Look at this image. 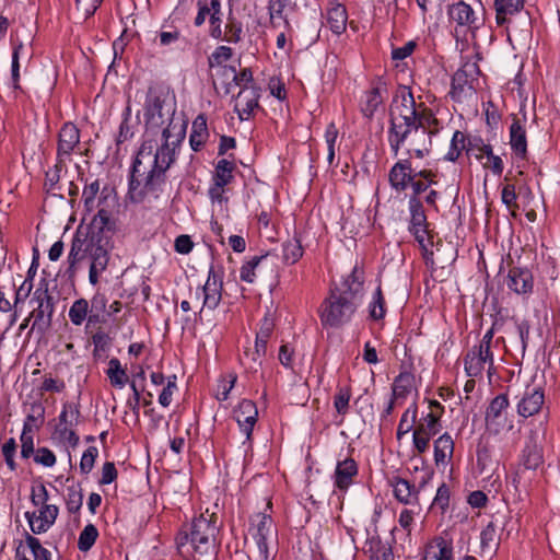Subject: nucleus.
I'll use <instances>...</instances> for the list:
<instances>
[{"label": "nucleus", "instance_id": "nucleus-1", "mask_svg": "<svg viewBox=\"0 0 560 560\" xmlns=\"http://www.w3.org/2000/svg\"><path fill=\"white\" fill-rule=\"evenodd\" d=\"M163 92L149 88L144 102L145 139L133 160L128 196L133 203H151L164 192L167 171L176 161V150L185 136L173 125L174 110L165 109Z\"/></svg>", "mask_w": 560, "mask_h": 560}, {"label": "nucleus", "instance_id": "nucleus-2", "mask_svg": "<svg viewBox=\"0 0 560 560\" xmlns=\"http://www.w3.org/2000/svg\"><path fill=\"white\" fill-rule=\"evenodd\" d=\"M387 141L394 156L407 147V159L397 161L388 173L390 187L405 191L410 180L416 178L411 159H423L430 153L432 137L443 128L432 108L417 103L408 85H399L389 108Z\"/></svg>", "mask_w": 560, "mask_h": 560}, {"label": "nucleus", "instance_id": "nucleus-3", "mask_svg": "<svg viewBox=\"0 0 560 560\" xmlns=\"http://www.w3.org/2000/svg\"><path fill=\"white\" fill-rule=\"evenodd\" d=\"M362 299L363 281L354 268L340 285L330 288L328 296L322 302L318 310L322 326L339 328L350 323Z\"/></svg>", "mask_w": 560, "mask_h": 560}, {"label": "nucleus", "instance_id": "nucleus-4", "mask_svg": "<svg viewBox=\"0 0 560 560\" xmlns=\"http://www.w3.org/2000/svg\"><path fill=\"white\" fill-rule=\"evenodd\" d=\"M218 534L214 514H200L187 529L178 533L177 551L186 560H211L218 552Z\"/></svg>", "mask_w": 560, "mask_h": 560}, {"label": "nucleus", "instance_id": "nucleus-5", "mask_svg": "<svg viewBox=\"0 0 560 560\" xmlns=\"http://www.w3.org/2000/svg\"><path fill=\"white\" fill-rule=\"evenodd\" d=\"M102 244V237L90 234V231L78 229L72 237L71 247L67 257L68 267L66 273L73 278L80 264L91 257L94 249Z\"/></svg>", "mask_w": 560, "mask_h": 560}, {"label": "nucleus", "instance_id": "nucleus-6", "mask_svg": "<svg viewBox=\"0 0 560 560\" xmlns=\"http://www.w3.org/2000/svg\"><path fill=\"white\" fill-rule=\"evenodd\" d=\"M31 303H36V306L30 313V317L34 319L31 330L36 329L44 332L50 327L55 312L52 296L48 292V283L45 279L40 281L35 290Z\"/></svg>", "mask_w": 560, "mask_h": 560}, {"label": "nucleus", "instance_id": "nucleus-7", "mask_svg": "<svg viewBox=\"0 0 560 560\" xmlns=\"http://www.w3.org/2000/svg\"><path fill=\"white\" fill-rule=\"evenodd\" d=\"M480 69L477 61H465L452 78L451 97L462 102L463 97L475 91L474 82L478 80Z\"/></svg>", "mask_w": 560, "mask_h": 560}, {"label": "nucleus", "instance_id": "nucleus-8", "mask_svg": "<svg viewBox=\"0 0 560 560\" xmlns=\"http://www.w3.org/2000/svg\"><path fill=\"white\" fill-rule=\"evenodd\" d=\"M464 369L469 377L481 376L487 370L488 376L494 373V359L492 350L480 345L470 348L464 357Z\"/></svg>", "mask_w": 560, "mask_h": 560}, {"label": "nucleus", "instance_id": "nucleus-9", "mask_svg": "<svg viewBox=\"0 0 560 560\" xmlns=\"http://www.w3.org/2000/svg\"><path fill=\"white\" fill-rule=\"evenodd\" d=\"M510 406L509 397L506 394L497 395L489 404L486 415V428L491 434H499L508 427V408ZM512 424H509V429Z\"/></svg>", "mask_w": 560, "mask_h": 560}, {"label": "nucleus", "instance_id": "nucleus-10", "mask_svg": "<svg viewBox=\"0 0 560 560\" xmlns=\"http://www.w3.org/2000/svg\"><path fill=\"white\" fill-rule=\"evenodd\" d=\"M442 429L441 420L436 415H425L413 428L412 444L419 454L429 450V443L432 436L436 435Z\"/></svg>", "mask_w": 560, "mask_h": 560}, {"label": "nucleus", "instance_id": "nucleus-11", "mask_svg": "<svg viewBox=\"0 0 560 560\" xmlns=\"http://www.w3.org/2000/svg\"><path fill=\"white\" fill-rule=\"evenodd\" d=\"M410 212L409 231L421 247L425 248L429 241L428 221L423 205L419 197L410 196L408 200Z\"/></svg>", "mask_w": 560, "mask_h": 560}, {"label": "nucleus", "instance_id": "nucleus-12", "mask_svg": "<svg viewBox=\"0 0 560 560\" xmlns=\"http://www.w3.org/2000/svg\"><path fill=\"white\" fill-rule=\"evenodd\" d=\"M430 474L422 477L418 486L411 483L409 480L399 476H394L389 479V485L393 488L395 499L405 505H419V493L425 486Z\"/></svg>", "mask_w": 560, "mask_h": 560}, {"label": "nucleus", "instance_id": "nucleus-13", "mask_svg": "<svg viewBox=\"0 0 560 560\" xmlns=\"http://www.w3.org/2000/svg\"><path fill=\"white\" fill-rule=\"evenodd\" d=\"M545 404V392L540 385H527L516 404L517 415L529 418L537 415Z\"/></svg>", "mask_w": 560, "mask_h": 560}, {"label": "nucleus", "instance_id": "nucleus-14", "mask_svg": "<svg viewBox=\"0 0 560 560\" xmlns=\"http://www.w3.org/2000/svg\"><path fill=\"white\" fill-rule=\"evenodd\" d=\"M80 144V130L72 122H66L59 130L56 159L71 162V156Z\"/></svg>", "mask_w": 560, "mask_h": 560}, {"label": "nucleus", "instance_id": "nucleus-15", "mask_svg": "<svg viewBox=\"0 0 560 560\" xmlns=\"http://www.w3.org/2000/svg\"><path fill=\"white\" fill-rule=\"evenodd\" d=\"M387 92V84L382 79L372 82L371 88L364 92L360 101V110L364 117L371 119L374 116L383 106Z\"/></svg>", "mask_w": 560, "mask_h": 560}, {"label": "nucleus", "instance_id": "nucleus-16", "mask_svg": "<svg viewBox=\"0 0 560 560\" xmlns=\"http://www.w3.org/2000/svg\"><path fill=\"white\" fill-rule=\"evenodd\" d=\"M59 509L55 504L39 506V510L25 512L24 516L33 534L39 535L46 533L56 522Z\"/></svg>", "mask_w": 560, "mask_h": 560}, {"label": "nucleus", "instance_id": "nucleus-17", "mask_svg": "<svg viewBox=\"0 0 560 560\" xmlns=\"http://www.w3.org/2000/svg\"><path fill=\"white\" fill-rule=\"evenodd\" d=\"M447 15L450 23L455 24L456 36L466 35V32L475 27L476 15L471 7L459 1L448 7Z\"/></svg>", "mask_w": 560, "mask_h": 560}, {"label": "nucleus", "instance_id": "nucleus-18", "mask_svg": "<svg viewBox=\"0 0 560 560\" xmlns=\"http://www.w3.org/2000/svg\"><path fill=\"white\" fill-rule=\"evenodd\" d=\"M222 275L215 271L213 267H211L208 273L207 281L201 288V293L203 295L201 311L203 308H208L210 311L215 310L222 300Z\"/></svg>", "mask_w": 560, "mask_h": 560}, {"label": "nucleus", "instance_id": "nucleus-19", "mask_svg": "<svg viewBox=\"0 0 560 560\" xmlns=\"http://www.w3.org/2000/svg\"><path fill=\"white\" fill-rule=\"evenodd\" d=\"M542 464V447L540 444L539 434L536 431H530L528 434L525 446L521 454V465L525 469H537Z\"/></svg>", "mask_w": 560, "mask_h": 560}, {"label": "nucleus", "instance_id": "nucleus-20", "mask_svg": "<svg viewBox=\"0 0 560 560\" xmlns=\"http://www.w3.org/2000/svg\"><path fill=\"white\" fill-rule=\"evenodd\" d=\"M257 418L258 410L253 400L243 399L234 410V419L236 420L241 431L245 434L246 440H250Z\"/></svg>", "mask_w": 560, "mask_h": 560}, {"label": "nucleus", "instance_id": "nucleus-21", "mask_svg": "<svg viewBox=\"0 0 560 560\" xmlns=\"http://www.w3.org/2000/svg\"><path fill=\"white\" fill-rule=\"evenodd\" d=\"M358 474L359 467L353 458L347 457L342 460H338L334 472L335 487L340 492H346L350 486L353 485L354 478Z\"/></svg>", "mask_w": 560, "mask_h": 560}, {"label": "nucleus", "instance_id": "nucleus-22", "mask_svg": "<svg viewBox=\"0 0 560 560\" xmlns=\"http://www.w3.org/2000/svg\"><path fill=\"white\" fill-rule=\"evenodd\" d=\"M258 89L255 86H244L237 94L235 102V112L241 120L248 119L254 109L258 107L259 100Z\"/></svg>", "mask_w": 560, "mask_h": 560}, {"label": "nucleus", "instance_id": "nucleus-23", "mask_svg": "<svg viewBox=\"0 0 560 560\" xmlns=\"http://www.w3.org/2000/svg\"><path fill=\"white\" fill-rule=\"evenodd\" d=\"M506 285L517 294H528L534 287L533 275L526 268L513 267L509 270Z\"/></svg>", "mask_w": 560, "mask_h": 560}, {"label": "nucleus", "instance_id": "nucleus-24", "mask_svg": "<svg viewBox=\"0 0 560 560\" xmlns=\"http://www.w3.org/2000/svg\"><path fill=\"white\" fill-rule=\"evenodd\" d=\"M510 145L513 153L520 159L527 156V138L524 124L514 117L510 126Z\"/></svg>", "mask_w": 560, "mask_h": 560}, {"label": "nucleus", "instance_id": "nucleus-25", "mask_svg": "<svg viewBox=\"0 0 560 560\" xmlns=\"http://www.w3.org/2000/svg\"><path fill=\"white\" fill-rule=\"evenodd\" d=\"M454 454V440L447 433H443L434 441V463L436 466H446Z\"/></svg>", "mask_w": 560, "mask_h": 560}, {"label": "nucleus", "instance_id": "nucleus-26", "mask_svg": "<svg viewBox=\"0 0 560 560\" xmlns=\"http://www.w3.org/2000/svg\"><path fill=\"white\" fill-rule=\"evenodd\" d=\"M90 271H89V281L91 284L95 285L98 282L100 276L106 270L109 256L106 247L101 244L97 248L94 249L92 254Z\"/></svg>", "mask_w": 560, "mask_h": 560}, {"label": "nucleus", "instance_id": "nucleus-27", "mask_svg": "<svg viewBox=\"0 0 560 560\" xmlns=\"http://www.w3.org/2000/svg\"><path fill=\"white\" fill-rule=\"evenodd\" d=\"M116 226L115 220L112 218L110 211L105 208H100L97 212L93 215L91 225L88 231L90 234L96 235V237H101L100 235L105 233L114 232Z\"/></svg>", "mask_w": 560, "mask_h": 560}, {"label": "nucleus", "instance_id": "nucleus-28", "mask_svg": "<svg viewBox=\"0 0 560 560\" xmlns=\"http://www.w3.org/2000/svg\"><path fill=\"white\" fill-rule=\"evenodd\" d=\"M209 138L207 118L203 114L198 115L191 125L189 144L192 151L198 152Z\"/></svg>", "mask_w": 560, "mask_h": 560}, {"label": "nucleus", "instance_id": "nucleus-29", "mask_svg": "<svg viewBox=\"0 0 560 560\" xmlns=\"http://www.w3.org/2000/svg\"><path fill=\"white\" fill-rule=\"evenodd\" d=\"M364 550L369 555L370 560H394L390 545L381 540L378 536L369 538Z\"/></svg>", "mask_w": 560, "mask_h": 560}, {"label": "nucleus", "instance_id": "nucleus-30", "mask_svg": "<svg viewBox=\"0 0 560 560\" xmlns=\"http://www.w3.org/2000/svg\"><path fill=\"white\" fill-rule=\"evenodd\" d=\"M524 2L525 0H494L497 24H505L508 15L516 14L523 10Z\"/></svg>", "mask_w": 560, "mask_h": 560}, {"label": "nucleus", "instance_id": "nucleus-31", "mask_svg": "<svg viewBox=\"0 0 560 560\" xmlns=\"http://www.w3.org/2000/svg\"><path fill=\"white\" fill-rule=\"evenodd\" d=\"M415 377L409 372H401L395 377L392 386V397L398 401H404L410 394L413 386Z\"/></svg>", "mask_w": 560, "mask_h": 560}, {"label": "nucleus", "instance_id": "nucleus-32", "mask_svg": "<svg viewBox=\"0 0 560 560\" xmlns=\"http://www.w3.org/2000/svg\"><path fill=\"white\" fill-rule=\"evenodd\" d=\"M271 258H273V256L267 253L265 255L254 256L252 259L244 262L240 270L241 280L247 283H253L256 278V271Z\"/></svg>", "mask_w": 560, "mask_h": 560}, {"label": "nucleus", "instance_id": "nucleus-33", "mask_svg": "<svg viewBox=\"0 0 560 560\" xmlns=\"http://www.w3.org/2000/svg\"><path fill=\"white\" fill-rule=\"evenodd\" d=\"M347 11L342 4H334L327 11V22L332 33L339 35L346 31L347 26Z\"/></svg>", "mask_w": 560, "mask_h": 560}, {"label": "nucleus", "instance_id": "nucleus-34", "mask_svg": "<svg viewBox=\"0 0 560 560\" xmlns=\"http://www.w3.org/2000/svg\"><path fill=\"white\" fill-rule=\"evenodd\" d=\"M100 192V182L98 179L93 180L90 184H86L83 192L82 199L84 203V209L86 212L92 213L95 209L100 208V206L106 201L107 197L101 196L98 200L96 197Z\"/></svg>", "mask_w": 560, "mask_h": 560}, {"label": "nucleus", "instance_id": "nucleus-35", "mask_svg": "<svg viewBox=\"0 0 560 560\" xmlns=\"http://www.w3.org/2000/svg\"><path fill=\"white\" fill-rule=\"evenodd\" d=\"M469 139L464 132L456 130L451 139L450 148L444 159L450 162H456L460 154L466 151L468 154Z\"/></svg>", "mask_w": 560, "mask_h": 560}, {"label": "nucleus", "instance_id": "nucleus-36", "mask_svg": "<svg viewBox=\"0 0 560 560\" xmlns=\"http://www.w3.org/2000/svg\"><path fill=\"white\" fill-rule=\"evenodd\" d=\"M106 375L109 378L110 385L116 388H124L128 383V375L126 370L121 366L117 358H112L108 362Z\"/></svg>", "mask_w": 560, "mask_h": 560}, {"label": "nucleus", "instance_id": "nucleus-37", "mask_svg": "<svg viewBox=\"0 0 560 560\" xmlns=\"http://www.w3.org/2000/svg\"><path fill=\"white\" fill-rule=\"evenodd\" d=\"M235 164L226 159H221L215 165L213 182L219 187H224L233 179Z\"/></svg>", "mask_w": 560, "mask_h": 560}, {"label": "nucleus", "instance_id": "nucleus-38", "mask_svg": "<svg viewBox=\"0 0 560 560\" xmlns=\"http://www.w3.org/2000/svg\"><path fill=\"white\" fill-rule=\"evenodd\" d=\"M423 560H453L452 542L443 538L436 539L435 545L427 551Z\"/></svg>", "mask_w": 560, "mask_h": 560}, {"label": "nucleus", "instance_id": "nucleus-39", "mask_svg": "<svg viewBox=\"0 0 560 560\" xmlns=\"http://www.w3.org/2000/svg\"><path fill=\"white\" fill-rule=\"evenodd\" d=\"M303 247L296 237L290 238L282 244V260L287 265H294L303 256Z\"/></svg>", "mask_w": 560, "mask_h": 560}, {"label": "nucleus", "instance_id": "nucleus-40", "mask_svg": "<svg viewBox=\"0 0 560 560\" xmlns=\"http://www.w3.org/2000/svg\"><path fill=\"white\" fill-rule=\"evenodd\" d=\"M68 163L69 162H59V159H56L54 167L46 172L44 186L47 192L55 194L60 189L59 180L61 173L67 171Z\"/></svg>", "mask_w": 560, "mask_h": 560}, {"label": "nucleus", "instance_id": "nucleus-41", "mask_svg": "<svg viewBox=\"0 0 560 560\" xmlns=\"http://www.w3.org/2000/svg\"><path fill=\"white\" fill-rule=\"evenodd\" d=\"M273 331V322L268 317L261 320L259 330L256 334L255 348L257 354H266L267 343Z\"/></svg>", "mask_w": 560, "mask_h": 560}, {"label": "nucleus", "instance_id": "nucleus-42", "mask_svg": "<svg viewBox=\"0 0 560 560\" xmlns=\"http://www.w3.org/2000/svg\"><path fill=\"white\" fill-rule=\"evenodd\" d=\"M418 417V407L416 402H412L402 413L398 428L397 439H401L404 435L413 430Z\"/></svg>", "mask_w": 560, "mask_h": 560}, {"label": "nucleus", "instance_id": "nucleus-43", "mask_svg": "<svg viewBox=\"0 0 560 560\" xmlns=\"http://www.w3.org/2000/svg\"><path fill=\"white\" fill-rule=\"evenodd\" d=\"M81 418L80 405L66 401L58 417L57 425H78Z\"/></svg>", "mask_w": 560, "mask_h": 560}, {"label": "nucleus", "instance_id": "nucleus-44", "mask_svg": "<svg viewBox=\"0 0 560 560\" xmlns=\"http://www.w3.org/2000/svg\"><path fill=\"white\" fill-rule=\"evenodd\" d=\"M296 8L295 0H269L268 10L270 19L279 18L284 21L285 26L289 28L290 24L284 14L287 9L294 10Z\"/></svg>", "mask_w": 560, "mask_h": 560}, {"label": "nucleus", "instance_id": "nucleus-45", "mask_svg": "<svg viewBox=\"0 0 560 560\" xmlns=\"http://www.w3.org/2000/svg\"><path fill=\"white\" fill-rule=\"evenodd\" d=\"M212 10L209 18V35L214 39H223L221 0H212Z\"/></svg>", "mask_w": 560, "mask_h": 560}, {"label": "nucleus", "instance_id": "nucleus-46", "mask_svg": "<svg viewBox=\"0 0 560 560\" xmlns=\"http://www.w3.org/2000/svg\"><path fill=\"white\" fill-rule=\"evenodd\" d=\"M272 518L269 515L258 513L253 521L255 528V533L253 534L254 539H269L272 533Z\"/></svg>", "mask_w": 560, "mask_h": 560}, {"label": "nucleus", "instance_id": "nucleus-47", "mask_svg": "<svg viewBox=\"0 0 560 560\" xmlns=\"http://www.w3.org/2000/svg\"><path fill=\"white\" fill-rule=\"evenodd\" d=\"M90 315L89 302L85 299L75 300L69 310V318L75 326H80Z\"/></svg>", "mask_w": 560, "mask_h": 560}, {"label": "nucleus", "instance_id": "nucleus-48", "mask_svg": "<svg viewBox=\"0 0 560 560\" xmlns=\"http://www.w3.org/2000/svg\"><path fill=\"white\" fill-rule=\"evenodd\" d=\"M45 420V408L42 404H32L31 413L24 420L23 429L28 427L30 433L39 430Z\"/></svg>", "mask_w": 560, "mask_h": 560}, {"label": "nucleus", "instance_id": "nucleus-49", "mask_svg": "<svg viewBox=\"0 0 560 560\" xmlns=\"http://www.w3.org/2000/svg\"><path fill=\"white\" fill-rule=\"evenodd\" d=\"M26 547L30 548V555L34 560H51V552L42 546L38 538L25 532Z\"/></svg>", "mask_w": 560, "mask_h": 560}, {"label": "nucleus", "instance_id": "nucleus-50", "mask_svg": "<svg viewBox=\"0 0 560 560\" xmlns=\"http://www.w3.org/2000/svg\"><path fill=\"white\" fill-rule=\"evenodd\" d=\"M98 537V530L93 524H88L79 535L78 548L80 551H89Z\"/></svg>", "mask_w": 560, "mask_h": 560}, {"label": "nucleus", "instance_id": "nucleus-51", "mask_svg": "<svg viewBox=\"0 0 560 560\" xmlns=\"http://www.w3.org/2000/svg\"><path fill=\"white\" fill-rule=\"evenodd\" d=\"M498 545L497 525L494 522H490L480 534V546L482 551H492L497 549Z\"/></svg>", "mask_w": 560, "mask_h": 560}, {"label": "nucleus", "instance_id": "nucleus-52", "mask_svg": "<svg viewBox=\"0 0 560 560\" xmlns=\"http://www.w3.org/2000/svg\"><path fill=\"white\" fill-rule=\"evenodd\" d=\"M386 313L385 299L382 293V289L378 285L373 294V299L369 304V315L374 320L384 318Z\"/></svg>", "mask_w": 560, "mask_h": 560}, {"label": "nucleus", "instance_id": "nucleus-53", "mask_svg": "<svg viewBox=\"0 0 560 560\" xmlns=\"http://www.w3.org/2000/svg\"><path fill=\"white\" fill-rule=\"evenodd\" d=\"M233 56L232 48L228 46H219L217 47L212 54L208 57V66L210 70H213L218 67L224 66L226 61H229Z\"/></svg>", "mask_w": 560, "mask_h": 560}, {"label": "nucleus", "instance_id": "nucleus-54", "mask_svg": "<svg viewBox=\"0 0 560 560\" xmlns=\"http://www.w3.org/2000/svg\"><path fill=\"white\" fill-rule=\"evenodd\" d=\"M66 504L70 513H77L81 510L83 504V491L80 485L68 487Z\"/></svg>", "mask_w": 560, "mask_h": 560}, {"label": "nucleus", "instance_id": "nucleus-55", "mask_svg": "<svg viewBox=\"0 0 560 560\" xmlns=\"http://www.w3.org/2000/svg\"><path fill=\"white\" fill-rule=\"evenodd\" d=\"M351 398V390L349 387H339L334 397V407L337 412L345 416L349 411V401Z\"/></svg>", "mask_w": 560, "mask_h": 560}, {"label": "nucleus", "instance_id": "nucleus-56", "mask_svg": "<svg viewBox=\"0 0 560 560\" xmlns=\"http://www.w3.org/2000/svg\"><path fill=\"white\" fill-rule=\"evenodd\" d=\"M107 299L103 293H96L91 300V308L89 315V323H97L100 315L105 312Z\"/></svg>", "mask_w": 560, "mask_h": 560}, {"label": "nucleus", "instance_id": "nucleus-57", "mask_svg": "<svg viewBox=\"0 0 560 560\" xmlns=\"http://www.w3.org/2000/svg\"><path fill=\"white\" fill-rule=\"evenodd\" d=\"M98 457V450L96 446L88 447L80 459V472L82 475H89L94 468L95 460Z\"/></svg>", "mask_w": 560, "mask_h": 560}, {"label": "nucleus", "instance_id": "nucleus-58", "mask_svg": "<svg viewBox=\"0 0 560 560\" xmlns=\"http://www.w3.org/2000/svg\"><path fill=\"white\" fill-rule=\"evenodd\" d=\"M75 425H57L56 433L61 442L75 448L80 442V438L74 430Z\"/></svg>", "mask_w": 560, "mask_h": 560}, {"label": "nucleus", "instance_id": "nucleus-59", "mask_svg": "<svg viewBox=\"0 0 560 560\" xmlns=\"http://www.w3.org/2000/svg\"><path fill=\"white\" fill-rule=\"evenodd\" d=\"M492 147L485 143L480 137L469 139L468 154H474L477 160H481L483 155H490Z\"/></svg>", "mask_w": 560, "mask_h": 560}, {"label": "nucleus", "instance_id": "nucleus-60", "mask_svg": "<svg viewBox=\"0 0 560 560\" xmlns=\"http://www.w3.org/2000/svg\"><path fill=\"white\" fill-rule=\"evenodd\" d=\"M242 34V24L234 19H230L225 25V31L223 32V39L228 43L236 44L241 40Z\"/></svg>", "mask_w": 560, "mask_h": 560}, {"label": "nucleus", "instance_id": "nucleus-61", "mask_svg": "<svg viewBox=\"0 0 560 560\" xmlns=\"http://www.w3.org/2000/svg\"><path fill=\"white\" fill-rule=\"evenodd\" d=\"M21 456L25 459L30 458L34 452V438L33 433H30L28 427L22 430L21 436Z\"/></svg>", "mask_w": 560, "mask_h": 560}, {"label": "nucleus", "instance_id": "nucleus-62", "mask_svg": "<svg viewBox=\"0 0 560 560\" xmlns=\"http://www.w3.org/2000/svg\"><path fill=\"white\" fill-rule=\"evenodd\" d=\"M56 460V455L48 447H38L34 454V462L44 467H52Z\"/></svg>", "mask_w": 560, "mask_h": 560}, {"label": "nucleus", "instance_id": "nucleus-63", "mask_svg": "<svg viewBox=\"0 0 560 560\" xmlns=\"http://www.w3.org/2000/svg\"><path fill=\"white\" fill-rule=\"evenodd\" d=\"M2 455L4 457V462L8 466V468L13 471L16 469V463L14 460V455L16 451V442L13 438H10L3 445H2Z\"/></svg>", "mask_w": 560, "mask_h": 560}, {"label": "nucleus", "instance_id": "nucleus-64", "mask_svg": "<svg viewBox=\"0 0 560 560\" xmlns=\"http://www.w3.org/2000/svg\"><path fill=\"white\" fill-rule=\"evenodd\" d=\"M450 504V488L446 483H442L438 490L436 494L433 499L432 506L441 509L444 512Z\"/></svg>", "mask_w": 560, "mask_h": 560}]
</instances>
